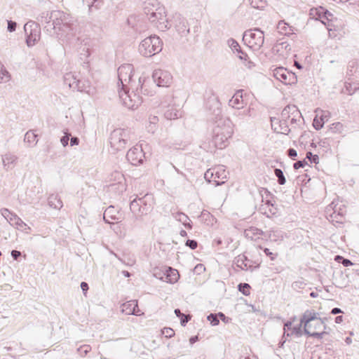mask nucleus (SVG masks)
I'll return each instance as SVG.
<instances>
[{"label": "nucleus", "instance_id": "nucleus-15", "mask_svg": "<svg viewBox=\"0 0 359 359\" xmlns=\"http://www.w3.org/2000/svg\"><path fill=\"white\" fill-rule=\"evenodd\" d=\"M163 274L164 277L161 276L160 278L169 283H176L180 278L178 271L171 267L165 268L163 270Z\"/></svg>", "mask_w": 359, "mask_h": 359}, {"label": "nucleus", "instance_id": "nucleus-40", "mask_svg": "<svg viewBox=\"0 0 359 359\" xmlns=\"http://www.w3.org/2000/svg\"><path fill=\"white\" fill-rule=\"evenodd\" d=\"M288 155L290 157H296L297 154L295 149H290L288 151Z\"/></svg>", "mask_w": 359, "mask_h": 359}, {"label": "nucleus", "instance_id": "nucleus-28", "mask_svg": "<svg viewBox=\"0 0 359 359\" xmlns=\"http://www.w3.org/2000/svg\"><path fill=\"white\" fill-rule=\"evenodd\" d=\"M276 176L278 178V183L280 184H284L285 183V178L280 169L276 168L274 171Z\"/></svg>", "mask_w": 359, "mask_h": 359}, {"label": "nucleus", "instance_id": "nucleus-41", "mask_svg": "<svg viewBox=\"0 0 359 359\" xmlns=\"http://www.w3.org/2000/svg\"><path fill=\"white\" fill-rule=\"evenodd\" d=\"M11 255L15 259H17L18 257H20L21 254H20V252H19V251L13 250L11 252Z\"/></svg>", "mask_w": 359, "mask_h": 359}, {"label": "nucleus", "instance_id": "nucleus-58", "mask_svg": "<svg viewBox=\"0 0 359 359\" xmlns=\"http://www.w3.org/2000/svg\"><path fill=\"white\" fill-rule=\"evenodd\" d=\"M191 342H193L194 341H195V339H191Z\"/></svg>", "mask_w": 359, "mask_h": 359}, {"label": "nucleus", "instance_id": "nucleus-39", "mask_svg": "<svg viewBox=\"0 0 359 359\" xmlns=\"http://www.w3.org/2000/svg\"><path fill=\"white\" fill-rule=\"evenodd\" d=\"M231 46L232 50L235 54L236 53V49H241L239 44L237 42H233Z\"/></svg>", "mask_w": 359, "mask_h": 359}, {"label": "nucleus", "instance_id": "nucleus-35", "mask_svg": "<svg viewBox=\"0 0 359 359\" xmlns=\"http://www.w3.org/2000/svg\"><path fill=\"white\" fill-rule=\"evenodd\" d=\"M180 320H181V324L182 325H184L186 323H187L189 319H190V317L189 316H187V315H184V314H182V316L180 317Z\"/></svg>", "mask_w": 359, "mask_h": 359}, {"label": "nucleus", "instance_id": "nucleus-23", "mask_svg": "<svg viewBox=\"0 0 359 359\" xmlns=\"http://www.w3.org/2000/svg\"><path fill=\"white\" fill-rule=\"evenodd\" d=\"M328 131L333 134H342L344 131V125L340 122L333 123L329 126Z\"/></svg>", "mask_w": 359, "mask_h": 359}, {"label": "nucleus", "instance_id": "nucleus-19", "mask_svg": "<svg viewBox=\"0 0 359 359\" xmlns=\"http://www.w3.org/2000/svg\"><path fill=\"white\" fill-rule=\"evenodd\" d=\"M277 29L280 34L285 36H290L294 34L295 33V31L297 30L294 27L290 25L284 20H280L278 22Z\"/></svg>", "mask_w": 359, "mask_h": 359}, {"label": "nucleus", "instance_id": "nucleus-37", "mask_svg": "<svg viewBox=\"0 0 359 359\" xmlns=\"http://www.w3.org/2000/svg\"><path fill=\"white\" fill-rule=\"evenodd\" d=\"M187 245L189 246L191 249H196L197 248V242L195 241L188 240L187 241Z\"/></svg>", "mask_w": 359, "mask_h": 359}, {"label": "nucleus", "instance_id": "nucleus-2", "mask_svg": "<svg viewBox=\"0 0 359 359\" xmlns=\"http://www.w3.org/2000/svg\"><path fill=\"white\" fill-rule=\"evenodd\" d=\"M233 134V125L229 120H220L213 128L212 142L218 149L225 148Z\"/></svg>", "mask_w": 359, "mask_h": 359}, {"label": "nucleus", "instance_id": "nucleus-47", "mask_svg": "<svg viewBox=\"0 0 359 359\" xmlns=\"http://www.w3.org/2000/svg\"><path fill=\"white\" fill-rule=\"evenodd\" d=\"M343 264L345 266H350L352 264V262L348 260V259H344L343 261Z\"/></svg>", "mask_w": 359, "mask_h": 359}, {"label": "nucleus", "instance_id": "nucleus-32", "mask_svg": "<svg viewBox=\"0 0 359 359\" xmlns=\"http://www.w3.org/2000/svg\"><path fill=\"white\" fill-rule=\"evenodd\" d=\"M208 319L210 321V323H211L212 325H218V323H219V320L217 319V316H215V315L210 314V315L208 317Z\"/></svg>", "mask_w": 359, "mask_h": 359}, {"label": "nucleus", "instance_id": "nucleus-56", "mask_svg": "<svg viewBox=\"0 0 359 359\" xmlns=\"http://www.w3.org/2000/svg\"><path fill=\"white\" fill-rule=\"evenodd\" d=\"M310 295H311V297H317V294H316V293H315V292H311Z\"/></svg>", "mask_w": 359, "mask_h": 359}, {"label": "nucleus", "instance_id": "nucleus-17", "mask_svg": "<svg viewBox=\"0 0 359 359\" xmlns=\"http://www.w3.org/2000/svg\"><path fill=\"white\" fill-rule=\"evenodd\" d=\"M254 66V63L250 59L237 60L235 64V70L238 74H245L251 70Z\"/></svg>", "mask_w": 359, "mask_h": 359}, {"label": "nucleus", "instance_id": "nucleus-50", "mask_svg": "<svg viewBox=\"0 0 359 359\" xmlns=\"http://www.w3.org/2000/svg\"><path fill=\"white\" fill-rule=\"evenodd\" d=\"M114 175H115V177H118V180L121 179L123 177V175H121V173H119L118 172H116L114 173Z\"/></svg>", "mask_w": 359, "mask_h": 359}, {"label": "nucleus", "instance_id": "nucleus-6", "mask_svg": "<svg viewBox=\"0 0 359 359\" xmlns=\"http://www.w3.org/2000/svg\"><path fill=\"white\" fill-rule=\"evenodd\" d=\"M243 40L250 48L259 49L264 43V32L258 29H250L245 32Z\"/></svg>", "mask_w": 359, "mask_h": 359}, {"label": "nucleus", "instance_id": "nucleus-44", "mask_svg": "<svg viewBox=\"0 0 359 359\" xmlns=\"http://www.w3.org/2000/svg\"><path fill=\"white\" fill-rule=\"evenodd\" d=\"M81 287L83 292H86L88 290V285L86 283L82 282L81 284Z\"/></svg>", "mask_w": 359, "mask_h": 359}, {"label": "nucleus", "instance_id": "nucleus-55", "mask_svg": "<svg viewBox=\"0 0 359 359\" xmlns=\"http://www.w3.org/2000/svg\"><path fill=\"white\" fill-rule=\"evenodd\" d=\"M294 65H295L298 69H302L301 65H300L298 62H295Z\"/></svg>", "mask_w": 359, "mask_h": 359}, {"label": "nucleus", "instance_id": "nucleus-43", "mask_svg": "<svg viewBox=\"0 0 359 359\" xmlns=\"http://www.w3.org/2000/svg\"><path fill=\"white\" fill-rule=\"evenodd\" d=\"M348 85H350V83H346V89H347V90L348 91V93H351H351H353L355 92V90L357 88H358V83H357V84H355V87H354V88H353V90H350V89H348Z\"/></svg>", "mask_w": 359, "mask_h": 359}, {"label": "nucleus", "instance_id": "nucleus-48", "mask_svg": "<svg viewBox=\"0 0 359 359\" xmlns=\"http://www.w3.org/2000/svg\"><path fill=\"white\" fill-rule=\"evenodd\" d=\"M343 320V317L341 316H337L336 318H335V322L337 323H341Z\"/></svg>", "mask_w": 359, "mask_h": 359}, {"label": "nucleus", "instance_id": "nucleus-34", "mask_svg": "<svg viewBox=\"0 0 359 359\" xmlns=\"http://www.w3.org/2000/svg\"><path fill=\"white\" fill-rule=\"evenodd\" d=\"M15 27H16V23L15 22H13V21H8V29L10 32L15 31Z\"/></svg>", "mask_w": 359, "mask_h": 359}, {"label": "nucleus", "instance_id": "nucleus-33", "mask_svg": "<svg viewBox=\"0 0 359 359\" xmlns=\"http://www.w3.org/2000/svg\"><path fill=\"white\" fill-rule=\"evenodd\" d=\"M306 165H307V162L305 160L299 161L294 164V168L295 170H297L300 168L304 167Z\"/></svg>", "mask_w": 359, "mask_h": 359}, {"label": "nucleus", "instance_id": "nucleus-30", "mask_svg": "<svg viewBox=\"0 0 359 359\" xmlns=\"http://www.w3.org/2000/svg\"><path fill=\"white\" fill-rule=\"evenodd\" d=\"M306 158L316 164L319 162L318 156L316 154H313L311 152L306 153Z\"/></svg>", "mask_w": 359, "mask_h": 359}, {"label": "nucleus", "instance_id": "nucleus-16", "mask_svg": "<svg viewBox=\"0 0 359 359\" xmlns=\"http://www.w3.org/2000/svg\"><path fill=\"white\" fill-rule=\"evenodd\" d=\"M142 151L138 148H132L127 153L128 161L134 165H137L142 161Z\"/></svg>", "mask_w": 359, "mask_h": 359}, {"label": "nucleus", "instance_id": "nucleus-13", "mask_svg": "<svg viewBox=\"0 0 359 359\" xmlns=\"http://www.w3.org/2000/svg\"><path fill=\"white\" fill-rule=\"evenodd\" d=\"M122 313L126 315L142 316L143 312L139 309L137 300H130L121 305Z\"/></svg>", "mask_w": 359, "mask_h": 359}, {"label": "nucleus", "instance_id": "nucleus-22", "mask_svg": "<svg viewBox=\"0 0 359 359\" xmlns=\"http://www.w3.org/2000/svg\"><path fill=\"white\" fill-rule=\"evenodd\" d=\"M285 332L287 335L299 336L301 334V329L299 326H294L293 323L289 322L285 325Z\"/></svg>", "mask_w": 359, "mask_h": 359}, {"label": "nucleus", "instance_id": "nucleus-24", "mask_svg": "<svg viewBox=\"0 0 359 359\" xmlns=\"http://www.w3.org/2000/svg\"><path fill=\"white\" fill-rule=\"evenodd\" d=\"M38 134L34 131L30 130L27 132L25 136V141L28 142L29 144H36L38 141L37 140Z\"/></svg>", "mask_w": 359, "mask_h": 359}, {"label": "nucleus", "instance_id": "nucleus-21", "mask_svg": "<svg viewBox=\"0 0 359 359\" xmlns=\"http://www.w3.org/2000/svg\"><path fill=\"white\" fill-rule=\"evenodd\" d=\"M244 234L246 238L255 240L259 238L263 234V232L260 229L252 226L245 229Z\"/></svg>", "mask_w": 359, "mask_h": 359}, {"label": "nucleus", "instance_id": "nucleus-29", "mask_svg": "<svg viewBox=\"0 0 359 359\" xmlns=\"http://www.w3.org/2000/svg\"><path fill=\"white\" fill-rule=\"evenodd\" d=\"M236 54L238 57L237 60H246L250 59L248 55L245 53L243 52L241 49H236Z\"/></svg>", "mask_w": 359, "mask_h": 359}, {"label": "nucleus", "instance_id": "nucleus-25", "mask_svg": "<svg viewBox=\"0 0 359 359\" xmlns=\"http://www.w3.org/2000/svg\"><path fill=\"white\" fill-rule=\"evenodd\" d=\"M48 203L51 207L54 208H60L62 205V201L57 196L52 195L48 198Z\"/></svg>", "mask_w": 359, "mask_h": 359}, {"label": "nucleus", "instance_id": "nucleus-36", "mask_svg": "<svg viewBox=\"0 0 359 359\" xmlns=\"http://www.w3.org/2000/svg\"><path fill=\"white\" fill-rule=\"evenodd\" d=\"M69 140V135L66 134L64 137L61 138V143L64 147L67 146L68 144V141Z\"/></svg>", "mask_w": 359, "mask_h": 359}, {"label": "nucleus", "instance_id": "nucleus-57", "mask_svg": "<svg viewBox=\"0 0 359 359\" xmlns=\"http://www.w3.org/2000/svg\"><path fill=\"white\" fill-rule=\"evenodd\" d=\"M123 274L126 276V277H129L130 276V274L128 271H123Z\"/></svg>", "mask_w": 359, "mask_h": 359}, {"label": "nucleus", "instance_id": "nucleus-20", "mask_svg": "<svg viewBox=\"0 0 359 359\" xmlns=\"http://www.w3.org/2000/svg\"><path fill=\"white\" fill-rule=\"evenodd\" d=\"M123 133L115 132L111 138V144L114 147L117 146L118 149H121V148H124L125 145H126V141H125V140L123 139Z\"/></svg>", "mask_w": 359, "mask_h": 359}, {"label": "nucleus", "instance_id": "nucleus-3", "mask_svg": "<svg viewBox=\"0 0 359 359\" xmlns=\"http://www.w3.org/2000/svg\"><path fill=\"white\" fill-rule=\"evenodd\" d=\"M309 15L312 18L320 20L322 23L327 26L329 37L334 38L337 36L335 32L339 29L333 22V15L322 6L313 8L310 10Z\"/></svg>", "mask_w": 359, "mask_h": 359}, {"label": "nucleus", "instance_id": "nucleus-60", "mask_svg": "<svg viewBox=\"0 0 359 359\" xmlns=\"http://www.w3.org/2000/svg\"><path fill=\"white\" fill-rule=\"evenodd\" d=\"M124 95L126 97L127 96V93H124Z\"/></svg>", "mask_w": 359, "mask_h": 359}, {"label": "nucleus", "instance_id": "nucleus-1", "mask_svg": "<svg viewBox=\"0 0 359 359\" xmlns=\"http://www.w3.org/2000/svg\"><path fill=\"white\" fill-rule=\"evenodd\" d=\"M300 326H303L305 333L318 339H323L330 334V327L319 314L312 310L306 311L300 320Z\"/></svg>", "mask_w": 359, "mask_h": 359}, {"label": "nucleus", "instance_id": "nucleus-45", "mask_svg": "<svg viewBox=\"0 0 359 359\" xmlns=\"http://www.w3.org/2000/svg\"><path fill=\"white\" fill-rule=\"evenodd\" d=\"M70 144L72 146L76 145L79 144V140L77 137H72L70 141Z\"/></svg>", "mask_w": 359, "mask_h": 359}, {"label": "nucleus", "instance_id": "nucleus-26", "mask_svg": "<svg viewBox=\"0 0 359 359\" xmlns=\"http://www.w3.org/2000/svg\"><path fill=\"white\" fill-rule=\"evenodd\" d=\"M238 290L245 295H249L250 293V286L248 283H241Z\"/></svg>", "mask_w": 359, "mask_h": 359}, {"label": "nucleus", "instance_id": "nucleus-11", "mask_svg": "<svg viewBox=\"0 0 359 359\" xmlns=\"http://www.w3.org/2000/svg\"><path fill=\"white\" fill-rule=\"evenodd\" d=\"M149 20L157 25L158 27L164 25L166 22V12L163 6H158L155 11L147 13Z\"/></svg>", "mask_w": 359, "mask_h": 359}, {"label": "nucleus", "instance_id": "nucleus-18", "mask_svg": "<svg viewBox=\"0 0 359 359\" xmlns=\"http://www.w3.org/2000/svg\"><path fill=\"white\" fill-rule=\"evenodd\" d=\"M243 95V90L237 91L229 100L230 105L236 109L242 108L245 103Z\"/></svg>", "mask_w": 359, "mask_h": 359}, {"label": "nucleus", "instance_id": "nucleus-7", "mask_svg": "<svg viewBox=\"0 0 359 359\" xmlns=\"http://www.w3.org/2000/svg\"><path fill=\"white\" fill-rule=\"evenodd\" d=\"M205 178L210 183L219 185L225 182L227 173L223 166L218 165L208 169L205 173Z\"/></svg>", "mask_w": 359, "mask_h": 359}, {"label": "nucleus", "instance_id": "nucleus-9", "mask_svg": "<svg viewBox=\"0 0 359 359\" xmlns=\"http://www.w3.org/2000/svg\"><path fill=\"white\" fill-rule=\"evenodd\" d=\"M274 77L285 85H292L297 82L294 73L283 67H278L273 70Z\"/></svg>", "mask_w": 359, "mask_h": 359}, {"label": "nucleus", "instance_id": "nucleus-4", "mask_svg": "<svg viewBox=\"0 0 359 359\" xmlns=\"http://www.w3.org/2000/svg\"><path fill=\"white\" fill-rule=\"evenodd\" d=\"M299 115L300 111L295 105H287L283 109L280 114L281 121H283V124L285 125L284 128L280 129L278 128L276 125L278 124V119L276 118H271V126L278 133H285L287 128L286 123L287 122L293 123L296 121L297 118L299 117Z\"/></svg>", "mask_w": 359, "mask_h": 359}, {"label": "nucleus", "instance_id": "nucleus-53", "mask_svg": "<svg viewBox=\"0 0 359 359\" xmlns=\"http://www.w3.org/2000/svg\"><path fill=\"white\" fill-rule=\"evenodd\" d=\"M179 217H180V219H185V220H187V216H186L185 215H184V214H182V213H181V214H180V215H179Z\"/></svg>", "mask_w": 359, "mask_h": 359}, {"label": "nucleus", "instance_id": "nucleus-54", "mask_svg": "<svg viewBox=\"0 0 359 359\" xmlns=\"http://www.w3.org/2000/svg\"><path fill=\"white\" fill-rule=\"evenodd\" d=\"M180 234L182 236H187V232L185 231L182 230L180 231Z\"/></svg>", "mask_w": 359, "mask_h": 359}, {"label": "nucleus", "instance_id": "nucleus-31", "mask_svg": "<svg viewBox=\"0 0 359 359\" xmlns=\"http://www.w3.org/2000/svg\"><path fill=\"white\" fill-rule=\"evenodd\" d=\"M165 116L169 119H175L177 118V111L172 112L170 109H167L165 111Z\"/></svg>", "mask_w": 359, "mask_h": 359}, {"label": "nucleus", "instance_id": "nucleus-49", "mask_svg": "<svg viewBox=\"0 0 359 359\" xmlns=\"http://www.w3.org/2000/svg\"><path fill=\"white\" fill-rule=\"evenodd\" d=\"M111 210L109 209H107V210H105L104 213V219L105 220H107V215L110 212Z\"/></svg>", "mask_w": 359, "mask_h": 359}, {"label": "nucleus", "instance_id": "nucleus-46", "mask_svg": "<svg viewBox=\"0 0 359 359\" xmlns=\"http://www.w3.org/2000/svg\"><path fill=\"white\" fill-rule=\"evenodd\" d=\"M341 309H338V308H334V309H333L332 310V311H331V313H332V314H337V313H341Z\"/></svg>", "mask_w": 359, "mask_h": 359}, {"label": "nucleus", "instance_id": "nucleus-59", "mask_svg": "<svg viewBox=\"0 0 359 359\" xmlns=\"http://www.w3.org/2000/svg\"><path fill=\"white\" fill-rule=\"evenodd\" d=\"M191 342H193L194 341H195V339H191Z\"/></svg>", "mask_w": 359, "mask_h": 359}, {"label": "nucleus", "instance_id": "nucleus-5", "mask_svg": "<svg viewBox=\"0 0 359 359\" xmlns=\"http://www.w3.org/2000/svg\"><path fill=\"white\" fill-rule=\"evenodd\" d=\"M140 52L146 57L155 55L161 50V41L158 36H150L144 39L140 47Z\"/></svg>", "mask_w": 359, "mask_h": 359}, {"label": "nucleus", "instance_id": "nucleus-8", "mask_svg": "<svg viewBox=\"0 0 359 359\" xmlns=\"http://www.w3.org/2000/svg\"><path fill=\"white\" fill-rule=\"evenodd\" d=\"M27 34V44L28 46H34L40 39L41 28L34 22H29L24 27Z\"/></svg>", "mask_w": 359, "mask_h": 359}, {"label": "nucleus", "instance_id": "nucleus-27", "mask_svg": "<svg viewBox=\"0 0 359 359\" xmlns=\"http://www.w3.org/2000/svg\"><path fill=\"white\" fill-rule=\"evenodd\" d=\"M162 335L165 336L166 338H171L175 335V331L173 329L170 327H164L161 330Z\"/></svg>", "mask_w": 359, "mask_h": 359}, {"label": "nucleus", "instance_id": "nucleus-12", "mask_svg": "<svg viewBox=\"0 0 359 359\" xmlns=\"http://www.w3.org/2000/svg\"><path fill=\"white\" fill-rule=\"evenodd\" d=\"M331 116V114L328 111L317 109L316 111V116L313 121V126L316 130L321 129L324 124L328 121Z\"/></svg>", "mask_w": 359, "mask_h": 359}, {"label": "nucleus", "instance_id": "nucleus-42", "mask_svg": "<svg viewBox=\"0 0 359 359\" xmlns=\"http://www.w3.org/2000/svg\"><path fill=\"white\" fill-rule=\"evenodd\" d=\"M120 96H121V97L123 99L124 104H125L127 107H133V104H130V102H128L127 101L126 98V97H123V95H122V94H121Z\"/></svg>", "mask_w": 359, "mask_h": 359}, {"label": "nucleus", "instance_id": "nucleus-14", "mask_svg": "<svg viewBox=\"0 0 359 359\" xmlns=\"http://www.w3.org/2000/svg\"><path fill=\"white\" fill-rule=\"evenodd\" d=\"M133 73V67L130 65H121L118 69V79L122 84L124 82L129 81L131 79Z\"/></svg>", "mask_w": 359, "mask_h": 359}, {"label": "nucleus", "instance_id": "nucleus-10", "mask_svg": "<svg viewBox=\"0 0 359 359\" xmlns=\"http://www.w3.org/2000/svg\"><path fill=\"white\" fill-rule=\"evenodd\" d=\"M153 77L158 86L169 87L172 83V76L170 72L165 70H156Z\"/></svg>", "mask_w": 359, "mask_h": 359}, {"label": "nucleus", "instance_id": "nucleus-52", "mask_svg": "<svg viewBox=\"0 0 359 359\" xmlns=\"http://www.w3.org/2000/svg\"><path fill=\"white\" fill-rule=\"evenodd\" d=\"M175 314L178 316V317H181L182 316V314L180 309H175Z\"/></svg>", "mask_w": 359, "mask_h": 359}, {"label": "nucleus", "instance_id": "nucleus-38", "mask_svg": "<svg viewBox=\"0 0 359 359\" xmlns=\"http://www.w3.org/2000/svg\"><path fill=\"white\" fill-rule=\"evenodd\" d=\"M240 359H257L255 356L249 353H246Z\"/></svg>", "mask_w": 359, "mask_h": 359}, {"label": "nucleus", "instance_id": "nucleus-51", "mask_svg": "<svg viewBox=\"0 0 359 359\" xmlns=\"http://www.w3.org/2000/svg\"><path fill=\"white\" fill-rule=\"evenodd\" d=\"M264 252H265V254H266V255H268V256H269V255H272V253L269 251V250L268 248H265V249L264 250Z\"/></svg>", "mask_w": 359, "mask_h": 359}]
</instances>
